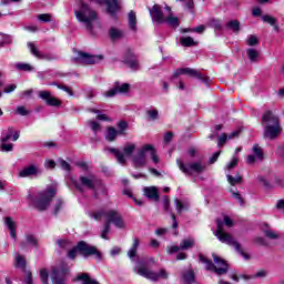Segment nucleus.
Returning <instances> with one entry per match:
<instances>
[{
	"label": "nucleus",
	"mask_w": 284,
	"mask_h": 284,
	"mask_svg": "<svg viewBox=\"0 0 284 284\" xmlns=\"http://www.w3.org/2000/svg\"><path fill=\"white\" fill-rule=\"evenodd\" d=\"M262 126L264 128L263 138L268 141H275L283 134V125L281 116L273 110H266L262 114Z\"/></svg>",
	"instance_id": "f257e3e1"
},
{
	"label": "nucleus",
	"mask_w": 284,
	"mask_h": 284,
	"mask_svg": "<svg viewBox=\"0 0 284 284\" xmlns=\"http://www.w3.org/2000/svg\"><path fill=\"white\" fill-rule=\"evenodd\" d=\"M216 225L217 230L215 231V236L219 239V241H221V243L230 245L231 247H234L236 253L241 254V256H243V258H245L246 261L250 260V255L245 253V251H243L241 244L237 241H235L234 237H232L230 233L225 232V230L223 229V225H226V227H232V225H234L232 219H230V216H224V222L217 220Z\"/></svg>",
	"instance_id": "f03ea898"
},
{
	"label": "nucleus",
	"mask_w": 284,
	"mask_h": 284,
	"mask_svg": "<svg viewBox=\"0 0 284 284\" xmlns=\"http://www.w3.org/2000/svg\"><path fill=\"white\" fill-rule=\"evenodd\" d=\"M95 221H101L103 216L105 217L104 229L102 231L101 237L108 241V234L110 233V224L113 223L115 227L123 229L125 227V222H123V217L120 215L119 211L115 210H102L92 214Z\"/></svg>",
	"instance_id": "7ed1b4c3"
},
{
	"label": "nucleus",
	"mask_w": 284,
	"mask_h": 284,
	"mask_svg": "<svg viewBox=\"0 0 284 284\" xmlns=\"http://www.w3.org/2000/svg\"><path fill=\"white\" fill-rule=\"evenodd\" d=\"M57 194V187L48 186L45 191L38 193L36 196L32 194L28 195V200L32 203L33 207L39 212H45L50 207L52 199Z\"/></svg>",
	"instance_id": "20e7f679"
},
{
	"label": "nucleus",
	"mask_w": 284,
	"mask_h": 284,
	"mask_svg": "<svg viewBox=\"0 0 284 284\" xmlns=\"http://www.w3.org/2000/svg\"><path fill=\"white\" fill-rule=\"evenodd\" d=\"M212 257L213 263L215 264L212 263V260L205 257V255H199L200 263H205V268L209 272H214V274H216L217 276H223L224 274H227V271L230 270V264H227V261L214 253L212 254Z\"/></svg>",
	"instance_id": "39448f33"
},
{
	"label": "nucleus",
	"mask_w": 284,
	"mask_h": 284,
	"mask_svg": "<svg viewBox=\"0 0 284 284\" xmlns=\"http://www.w3.org/2000/svg\"><path fill=\"white\" fill-rule=\"evenodd\" d=\"M75 17L78 21H80V23H84L88 32H92V30L94 29L92 22L99 19V13H97V11L90 8L88 3L81 2L80 9L75 11Z\"/></svg>",
	"instance_id": "423d86ee"
},
{
	"label": "nucleus",
	"mask_w": 284,
	"mask_h": 284,
	"mask_svg": "<svg viewBox=\"0 0 284 284\" xmlns=\"http://www.w3.org/2000/svg\"><path fill=\"white\" fill-rule=\"evenodd\" d=\"M148 154L151 156L153 163H159V155H156V150L152 144L143 145L135 155H133L134 168H145L148 164Z\"/></svg>",
	"instance_id": "0eeeda50"
},
{
	"label": "nucleus",
	"mask_w": 284,
	"mask_h": 284,
	"mask_svg": "<svg viewBox=\"0 0 284 284\" xmlns=\"http://www.w3.org/2000/svg\"><path fill=\"white\" fill-rule=\"evenodd\" d=\"M134 272H136L139 276H143V278H148L153 282H156L160 278H168V271H165V268H161L159 273L154 272L148 267V262L145 261H138Z\"/></svg>",
	"instance_id": "6e6552de"
},
{
	"label": "nucleus",
	"mask_w": 284,
	"mask_h": 284,
	"mask_svg": "<svg viewBox=\"0 0 284 284\" xmlns=\"http://www.w3.org/2000/svg\"><path fill=\"white\" fill-rule=\"evenodd\" d=\"M176 163L178 168L181 170V172H183V174H186V176H194V174H203V172L207 170V164L203 160L184 164L183 160L178 159Z\"/></svg>",
	"instance_id": "1a4fd4ad"
},
{
	"label": "nucleus",
	"mask_w": 284,
	"mask_h": 284,
	"mask_svg": "<svg viewBox=\"0 0 284 284\" xmlns=\"http://www.w3.org/2000/svg\"><path fill=\"white\" fill-rule=\"evenodd\" d=\"M97 180L98 178L94 174L81 175L79 180H72V184L78 192L83 193L85 190H93Z\"/></svg>",
	"instance_id": "9d476101"
},
{
	"label": "nucleus",
	"mask_w": 284,
	"mask_h": 284,
	"mask_svg": "<svg viewBox=\"0 0 284 284\" xmlns=\"http://www.w3.org/2000/svg\"><path fill=\"white\" fill-rule=\"evenodd\" d=\"M19 141V131L14 132V128L9 126L4 132H2L1 138V151L2 152H12L14 145L12 143H8V141Z\"/></svg>",
	"instance_id": "9b49d317"
},
{
	"label": "nucleus",
	"mask_w": 284,
	"mask_h": 284,
	"mask_svg": "<svg viewBox=\"0 0 284 284\" xmlns=\"http://www.w3.org/2000/svg\"><path fill=\"white\" fill-rule=\"evenodd\" d=\"M181 74H187V77H192L193 79H199V81H202L206 85H210V78L203 75L201 72H199L195 69H191V68L178 69L173 73L172 79H178V77H181Z\"/></svg>",
	"instance_id": "f8f14e48"
},
{
	"label": "nucleus",
	"mask_w": 284,
	"mask_h": 284,
	"mask_svg": "<svg viewBox=\"0 0 284 284\" xmlns=\"http://www.w3.org/2000/svg\"><path fill=\"white\" fill-rule=\"evenodd\" d=\"M78 250L79 254L84 256V258H88V256H95V258L101 260L102 254L99 252L97 246H92L84 241L78 243Z\"/></svg>",
	"instance_id": "ddd939ff"
},
{
	"label": "nucleus",
	"mask_w": 284,
	"mask_h": 284,
	"mask_svg": "<svg viewBox=\"0 0 284 284\" xmlns=\"http://www.w3.org/2000/svg\"><path fill=\"white\" fill-rule=\"evenodd\" d=\"M91 3H98L99 6L105 3L106 12L113 19L116 18V12L121 10V0H89Z\"/></svg>",
	"instance_id": "4468645a"
},
{
	"label": "nucleus",
	"mask_w": 284,
	"mask_h": 284,
	"mask_svg": "<svg viewBox=\"0 0 284 284\" xmlns=\"http://www.w3.org/2000/svg\"><path fill=\"white\" fill-rule=\"evenodd\" d=\"M70 274V268L68 264H61L58 267H54L51 273V277L54 284H65V276Z\"/></svg>",
	"instance_id": "2eb2a0df"
},
{
	"label": "nucleus",
	"mask_w": 284,
	"mask_h": 284,
	"mask_svg": "<svg viewBox=\"0 0 284 284\" xmlns=\"http://www.w3.org/2000/svg\"><path fill=\"white\" fill-rule=\"evenodd\" d=\"M99 61H103V55H90L83 51H79L75 58V62L82 63L83 65H94Z\"/></svg>",
	"instance_id": "dca6fc26"
},
{
	"label": "nucleus",
	"mask_w": 284,
	"mask_h": 284,
	"mask_svg": "<svg viewBox=\"0 0 284 284\" xmlns=\"http://www.w3.org/2000/svg\"><path fill=\"white\" fill-rule=\"evenodd\" d=\"M28 48L36 59H40L42 61H54V59H57L54 54L41 52L34 42H28Z\"/></svg>",
	"instance_id": "f3484780"
},
{
	"label": "nucleus",
	"mask_w": 284,
	"mask_h": 284,
	"mask_svg": "<svg viewBox=\"0 0 284 284\" xmlns=\"http://www.w3.org/2000/svg\"><path fill=\"white\" fill-rule=\"evenodd\" d=\"M126 92H130V84L115 82L113 88L104 93V97L112 98L116 94H126Z\"/></svg>",
	"instance_id": "a211bd4d"
},
{
	"label": "nucleus",
	"mask_w": 284,
	"mask_h": 284,
	"mask_svg": "<svg viewBox=\"0 0 284 284\" xmlns=\"http://www.w3.org/2000/svg\"><path fill=\"white\" fill-rule=\"evenodd\" d=\"M253 154H250L246 158L247 165H254L257 161H263L265 159V154L263 153V148H261L258 144H254L252 149Z\"/></svg>",
	"instance_id": "6ab92c4d"
},
{
	"label": "nucleus",
	"mask_w": 284,
	"mask_h": 284,
	"mask_svg": "<svg viewBox=\"0 0 284 284\" xmlns=\"http://www.w3.org/2000/svg\"><path fill=\"white\" fill-rule=\"evenodd\" d=\"M41 174H43V170L37 164H31L19 172L21 179H27L28 176H41Z\"/></svg>",
	"instance_id": "aec40b11"
},
{
	"label": "nucleus",
	"mask_w": 284,
	"mask_h": 284,
	"mask_svg": "<svg viewBox=\"0 0 284 284\" xmlns=\"http://www.w3.org/2000/svg\"><path fill=\"white\" fill-rule=\"evenodd\" d=\"M38 94L42 101H45L47 105H51L52 108H59L61 105V100L52 97V93L49 91H39Z\"/></svg>",
	"instance_id": "412c9836"
},
{
	"label": "nucleus",
	"mask_w": 284,
	"mask_h": 284,
	"mask_svg": "<svg viewBox=\"0 0 284 284\" xmlns=\"http://www.w3.org/2000/svg\"><path fill=\"white\" fill-rule=\"evenodd\" d=\"M150 14L155 23H165V16H163V9H161V6H153L150 10Z\"/></svg>",
	"instance_id": "4be33fe9"
},
{
	"label": "nucleus",
	"mask_w": 284,
	"mask_h": 284,
	"mask_svg": "<svg viewBox=\"0 0 284 284\" xmlns=\"http://www.w3.org/2000/svg\"><path fill=\"white\" fill-rule=\"evenodd\" d=\"M191 247H194V239H186L183 240L179 246H171L169 250V254H174L181 250H190Z\"/></svg>",
	"instance_id": "5701e85b"
},
{
	"label": "nucleus",
	"mask_w": 284,
	"mask_h": 284,
	"mask_svg": "<svg viewBox=\"0 0 284 284\" xmlns=\"http://www.w3.org/2000/svg\"><path fill=\"white\" fill-rule=\"evenodd\" d=\"M93 197L99 199V194L105 195L108 194V189L105 187V184L98 178L95 180L94 187L92 189Z\"/></svg>",
	"instance_id": "b1692460"
},
{
	"label": "nucleus",
	"mask_w": 284,
	"mask_h": 284,
	"mask_svg": "<svg viewBox=\"0 0 284 284\" xmlns=\"http://www.w3.org/2000/svg\"><path fill=\"white\" fill-rule=\"evenodd\" d=\"M124 63H126L131 70H139V61H136V58L132 51L126 52L124 57Z\"/></svg>",
	"instance_id": "393cba45"
},
{
	"label": "nucleus",
	"mask_w": 284,
	"mask_h": 284,
	"mask_svg": "<svg viewBox=\"0 0 284 284\" xmlns=\"http://www.w3.org/2000/svg\"><path fill=\"white\" fill-rule=\"evenodd\" d=\"M4 224L7 225L8 230H9V234L11 236V239H17V222H14L12 220V217L7 216L4 219Z\"/></svg>",
	"instance_id": "a878e982"
},
{
	"label": "nucleus",
	"mask_w": 284,
	"mask_h": 284,
	"mask_svg": "<svg viewBox=\"0 0 284 284\" xmlns=\"http://www.w3.org/2000/svg\"><path fill=\"white\" fill-rule=\"evenodd\" d=\"M168 10L169 16L164 18V23H168L171 28H179V18L172 16V8L165 7Z\"/></svg>",
	"instance_id": "bb28decb"
},
{
	"label": "nucleus",
	"mask_w": 284,
	"mask_h": 284,
	"mask_svg": "<svg viewBox=\"0 0 284 284\" xmlns=\"http://www.w3.org/2000/svg\"><path fill=\"white\" fill-rule=\"evenodd\" d=\"M106 150L108 152H110V154H113L115 156L118 163H120L121 165H125V155L123 154V152H121V150L114 148H108Z\"/></svg>",
	"instance_id": "cd10ccee"
},
{
	"label": "nucleus",
	"mask_w": 284,
	"mask_h": 284,
	"mask_svg": "<svg viewBox=\"0 0 284 284\" xmlns=\"http://www.w3.org/2000/svg\"><path fill=\"white\" fill-rule=\"evenodd\" d=\"M144 195L151 201H159V190L154 186L144 187Z\"/></svg>",
	"instance_id": "c85d7f7f"
},
{
	"label": "nucleus",
	"mask_w": 284,
	"mask_h": 284,
	"mask_svg": "<svg viewBox=\"0 0 284 284\" xmlns=\"http://www.w3.org/2000/svg\"><path fill=\"white\" fill-rule=\"evenodd\" d=\"M119 134H123V132L122 131H118L113 126H109L108 131H106V134H105V139L110 143H112L113 141H116V136H119Z\"/></svg>",
	"instance_id": "c756f323"
},
{
	"label": "nucleus",
	"mask_w": 284,
	"mask_h": 284,
	"mask_svg": "<svg viewBox=\"0 0 284 284\" xmlns=\"http://www.w3.org/2000/svg\"><path fill=\"white\" fill-rule=\"evenodd\" d=\"M139 245H141V240H139V237H134L133 244L128 251V256L129 258H131V261H134V257L136 256V251L139 250Z\"/></svg>",
	"instance_id": "7c9ffc66"
},
{
	"label": "nucleus",
	"mask_w": 284,
	"mask_h": 284,
	"mask_svg": "<svg viewBox=\"0 0 284 284\" xmlns=\"http://www.w3.org/2000/svg\"><path fill=\"white\" fill-rule=\"evenodd\" d=\"M206 26L209 28H214L216 32H221V30H223V21L216 19V18H211Z\"/></svg>",
	"instance_id": "2f4dec72"
},
{
	"label": "nucleus",
	"mask_w": 284,
	"mask_h": 284,
	"mask_svg": "<svg viewBox=\"0 0 284 284\" xmlns=\"http://www.w3.org/2000/svg\"><path fill=\"white\" fill-rule=\"evenodd\" d=\"M75 281H82V284H101L97 280H92L88 273L79 274Z\"/></svg>",
	"instance_id": "473e14b6"
},
{
	"label": "nucleus",
	"mask_w": 284,
	"mask_h": 284,
	"mask_svg": "<svg viewBox=\"0 0 284 284\" xmlns=\"http://www.w3.org/2000/svg\"><path fill=\"white\" fill-rule=\"evenodd\" d=\"M226 30H232V32L239 34V32H241V22H239V20H231L226 22Z\"/></svg>",
	"instance_id": "72a5a7b5"
},
{
	"label": "nucleus",
	"mask_w": 284,
	"mask_h": 284,
	"mask_svg": "<svg viewBox=\"0 0 284 284\" xmlns=\"http://www.w3.org/2000/svg\"><path fill=\"white\" fill-rule=\"evenodd\" d=\"M109 37H110V39H112V41H116L118 39H123L124 33L120 29L111 28L109 30Z\"/></svg>",
	"instance_id": "f704fd0d"
},
{
	"label": "nucleus",
	"mask_w": 284,
	"mask_h": 284,
	"mask_svg": "<svg viewBox=\"0 0 284 284\" xmlns=\"http://www.w3.org/2000/svg\"><path fill=\"white\" fill-rule=\"evenodd\" d=\"M13 68L18 70L19 72H32L33 68L32 65L26 63V62H17L13 64Z\"/></svg>",
	"instance_id": "c9c22d12"
},
{
	"label": "nucleus",
	"mask_w": 284,
	"mask_h": 284,
	"mask_svg": "<svg viewBox=\"0 0 284 284\" xmlns=\"http://www.w3.org/2000/svg\"><path fill=\"white\" fill-rule=\"evenodd\" d=\"M129 28L136 32V13L134 11H130L128 16Z\"/></svg>",
	"instance_id": "e433bc0d"
},
{
	"label": "nucleus",
	"mask_w": 284,
	"mask_h": 284,
	"mask_svg": "<svg viewBox=\"0 0 284 284\" xmlns=\"http://www.w3.org/2000/svg\"><path fill=\"white\" fill-rule=\"evenodd\" d=\"M183 278L186 284H194L196 283V277L194 275V271H187L183 274Z\"/></svg>",
	"instance_id": "4c0bfd02"
},
{
	"label": "nucleus",
	"mask_w": 284,
	"mask_h": 284,
	"mask_svg": "<svg viewBox=\"0 0 284 284\" xmlns=\"http://www.w3.org/2000/svg\"><path fill=\"white\" fill-rule=\"evenodd\" d=\"M16 267H20L21 270H24V272H26V257H23V255L18 254L16 256Z\"/></svg>",
	"instance_id": "58836bf2"
},
{
	"label": "nucleus",
	"mask_w": 284,
	"mask_h": 284,
	"mask_svg": "<svg viewBox=\"0 0 284 284\" xmlns=\"http://www.w3.org/2000/svg\"><path fill=\"white\" fill-rule=\"evenodd\" d=\"M26 241H27L28 245H32V247H38V245H39V241L32 234H27Z\"/></svg>",
	"instance_id": "ea45409f"
},
{
	"label": "nucleus",
	"mask_w": 284,
	"mask_h": 284,
	"mask_svg": "<svg viewBox=\"0 0 284 284\" xmlns=\"http://www.w3.org/2000/svg\"><path fill=\"white\" fill-rule=\"evenodd\" d=\"M265 236L267 239H271L272 241L278 239V234L272 230H270V226L266 225V229L263 230Z\"/></svg>",
	"instance_id": "a19ab883"
},
{
	"label": "nucleus",
	"mask_w": 284,
	"mask_h": 284,
	"mask_svg": "<svg viewBox=\"0 0 284 284\" xmlns=\"http://www.w3.org/2000/svg\"><path fill=\"white\" fill-rule=\"evenodd\" d=\"M246 54L248 57V60L254 62L256 59H258V51L256 49H247Z\"/></svg>",
	"instance_id": "79ce46f5"
},
{
	"label": "nucleus",
	"mask_w": 284,
	"mask_h": 284,
	"mask_svg": "<svg viewBox=\"0 0 284 284\" xmlns=\"http://www.w3.org/2000/svg\"><path fill=\"white\" fill-rule=\"evenodd\" d=\"M227 181L231 185H236L239 183H243V178L241 175H236L235 178L232 175H226Z\"/></svg>",
	"instance_id": "37998d69"
},
{
	"label": "nucleus",
	"mask_w": 284,
	"mask_h": 284,
	"mask_svg": "<svg viewBox=\"0 0 284 284\" xmlns=\"http://www.w3.org/2000/svg\"><path fill=\"white\" fill-rule=\"evenodd\" d=\"M181 43L182 45H184L185 48H190L192 45H196V43L194 42V39H192V37H185L181 39Z\"/></svg>",
	"instance_id": "c03bdc74"
},
{
	"label": "nucleus",
	"mask_w": 284,
	"mask_h": 284,
	"mask_svg": "<svg viewBox=\"0 0 284 284\" xmlns=\"http://www.w3.org/2000/svg\"><path fill=\"white\" fill-rule=\"evenodd\" d=\"M57 243L62 250H70L72 247V242L68 240H58Z\"/></svg>",
	"instance_id": "a18cd8bd"
},
{
	"label": "nucleus",
	"mask_w": 284,
	"mask_h": 284,
	"mask_svg": "<svg viewBox=\"0 0 284 284\" xmlns=\"http://www.w3.org/2000/svg\"><path fill=\"white\" fill-rule=\"evenodd\" d=\"M263 21L265 23H270V26H274L275 30H278V27L276 26V20L272 16H263Z\"/></svg>",
	"instance_id": "49530a36"
},
{
	"label": "nucleus",
	"mask_w": 284,
	"mask_h": 284,
	"mask_svg": "<svg viewBox=\"0 0 284 284\" xmlns=\"http://www.w3.org/2000/svg\"><path fill=\"white\" fill-rule=\"evenodd\" d=\"M39 21L42 23H50L52 21V16L50 13H41L38 16Z\"/></svg>",
	"instance_id": "de8ad7c7"
},
{
	"label": "nucleus",
	"mask_w": 284,
	"mask_h": 284,
	"mask_svg": "<svg viewBox=\"0 0 284 284\" xmlns=\"http://www.w3.org/2000/svg\"><path fill=\"white\" fill-rule=\"evenodd\" d=\"M52 85H57V88H59V90H63V92H67V94H69L70 97H72L74 94V93H72V89H70L65 84H59V83L53 82Z\"/></svg>",
	"instance_id": "09e8293b"
},
{
	"label": "nucleus",
	"mask_w": 284,
	"mask_h": 284,
	"mask_svg": "<svg viewBox=\"0 0 284 284\" xmlns=\"http://www.w3.org/2000/svg\"><path fill=\"white\" fill-rule=\"evenodd\" d=\"M136 149V145L134 144H126L123 148V152L126 156H131L132 152H134V150Z\"/></svg>",
	"instance_id": "8fccbe9b"
},
{
	"label": "nucleus",
	"mask_w": 284,
	"mask_h": 284,
	"mask_svg": "<svg viewBox=\"0 0 284 284\" xmlns=\"http://www.w3.org/2000/svg\"><path fill=\"white\" fill-rule=\"evenodd\" d=\"M175 207H176L178 214H181L183 210H187V206H185V204H183V202H181V200L179 199H175Z\"/></svg>",
	"instance_id": "3c124183"
},
{
	"label": "nucleus",
	"mask_w": 284,
	"mask_h": 284,
	"mask_svg": "<svg viewBox=\"0 0 284 284\" xmlns=\"http://www.w3.org/2000/svg\"><path fill=\"white\" fill-rule=\"evenodd\" d=\"M61 207H63V200L61 199H58L55 201V205H54V209H53V214H59V212H61Z\"/></svg>",
	"instance_id": "603ef678"
},
{
	"label": "nucleus",
	"mask_w": 284,
	"mask_h": 284,
	"mask_svg": "<svg viewBox=\"0 0 284 284\" xmlns=\"http://www.w3.org/2000/svg\"><path fill=\"white\" fill-rule=\"evenodd\" d=\"M77 254H79L78 246L69 250L67 256H68V258H71L73 261V258H77Z\"/></svg>",
	"instance_id": "864d4df0"
},
{
	"label": "nucleus",
	"mask_w": 284,
	"mask_h": 284,
	"mask_svg": "<svg viewBox=\"0 0 284 284\" xmlns=\"http://www.w3.org/2000/svg\"><path fill=\"white\" fill-rule=\"evenodd\" d=\"M146 114H148V116H150V119H151L152 121H156V119H159V110H156V109L149 110V111L146 112Z\"/></svg>",
	"instance_id": "5fc2aeb1"
},
{
	"label": "nucleus",
	"mask_w": 284,
	"mask_h": 284,
	"mask_svg": "<svg viewBox=\"0 0 284 284\" xmlns=\"http://www.w3.org/2000/svg\"><path fill=\"white\" fill-rule=\"evenodd\" d=\"M257 181L258 183H261L262 185H264V187H272V183H270V181H267V179H265V176H257Z\"/></svg>",
	"instance_id": "6e6d98bb"
},
{
	"label": "nucleus",
	"mask_w": 284,
	"mask_h": 284,
	"mask_svg": "<svg viewBox=\"0 0 284 284\" xmlns=\"http://www.w3.org/2000/svg\"><path fill=\"white\" fill-rule=\"evenodd\" d=\"M17 114H20V116H28L30 114V111L27 110L26 106H18Z\"/></svg>",
	"instance_id": "4d7b16f0"
},
{
	"label": "nucleus",
	"mask_w": 284,
	"mask_h": 284,
	"mask_svg": "<svg viewBox=\"0 0 284 284\" xmlns=\"http://www.w3.org/2000/svg\"><path fill=\"white\" fill-rule=\"evenodd\" d=\"M232 196L240 203V205H245V200H243V196H241V193L232 192Z\"/></svg>",
	"instance_id": "13d9d810"
},
{
	"label": "nucleus",
	"mask_w": 284,
	"mask_h": 284,
	"mask_svg": "<svg viewBox=\"0 0 284 284\" xmlns=\"http://www.w3.org/2000/svg\"><path fill=\"white\" fill-rule=\"evenodd\" d=\"M89 125L93 132H99V130H101V124L97 121H89Z\"/></svg>",
	"instance_id": "bf43d9fd"
},
{
	"label": "nucleus",
	"mask_w": 284,
	"mask_h": 284,
	"mask_svg": "<svg viewBox=\"0 0 284 284\" xmlns=\"http://www.w3.org/2000/svg\"><path fill=\"white\" fill-rule=\"evenodd\" d=\"M227 134L226 133H223L220 138H219V141H217V145L219 148H223V145L225 143H227Z\"/></svg>",
	"instance_id": "052dcab7"
},
{
	"label": "nucleus",
	"mask_w": 284,
	"mask_h": 284,
	"mask_svg": "<svg viewBox=\"0 0 284 284\" xmlns=\"http://www.w3.org/2000/svg\"><path fill=\"white\" fill-rule=\"evenodd\" d=\"M258 44V38L256 36H250L247 39V45H257Z\"/></svg>",
	"instance_id": "680f3d73"
},
{
	"label": "nucleus",
	"mask_w": 284,
	"mask_h": 284,
	"mask_svg": "<svg viewBox=\"0 0 284 284\" xmlns=\"http://www.w3.org/2000/svg\"><path fill=\"white\" fill-rule=\"evenodd\" d=\"M239 165V158H233L232 161L226 165V170H234Z\"/></svg>",
	"instance_id": "e2e57ef3"
},
{
	"label": "nucleus",
	"mask_w": 284,
	"mask_h": 284,
	"mask_svg": "<svg viewBox=\"0 0 284 284\" xmlns=\"http://www.w3.org/2000/svg\"><path fill=\"white\" fill-rule=\"evenodd\" d=\"M59 163H60V168H62V170L70 172V163L65 162V160H63V159H60Z\"/></svg>",
	"instance_id": "0e129e2a"
},
{
	"label": "nucleus",
	"mask_w": 284,
	"mask_h": 284,
	"mask_svg": "<svg viewBox=\"0 0 284 284\" xmlns=\"http://www.w3.org/2000/svg\"><path fill=\"white\" fill-rule=\"evenodd\" d=\"M12 43V37L2 33V48Z\"/></svg>",
	"instance_id": "69168bd1"
},
{
	"label": "nucleus",
	"mask_w": 284,
	"mask_h": 284,
	"mask_svg": "<svg viewBox=\"0 0 284 284\" xmlns=\"http://www.w3.org/2000/svg\"><path fill=\"white\" fill-rule=\"evenodd\" d=\"M24 274H26L24 283L32 284V273L30 271H24Z\"/></svg>",
	"instance_id": "338daca9"
},
{
	"label": "nucleus",
	"mask_w": 284,
	"mask_h": 284,
	"mask_svg": "<svg viewBox=\"0 0 284 284\" xmlns=\"http://www.w3.org/2000/svg\"><path fill=\"white\" fill-rule=\"evenodd\" d=\"M277 154L281 156L284 161V144L277 146Z\"/></svg>",
	"instance_id": "774afa93"
}]
</instances>
